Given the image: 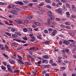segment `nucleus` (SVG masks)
<instances>
[{
    "instance_id": "obj_42",
    "label": "nucleus",
    "mask_w": 76,
    "mask_h": 76,
    "mask_svg": "<svg viewBox=\"0 0 76 76\" xmlns=\"http://www.w3.org/2000/svg\"><path fill=\"white\" fill-rule=\"evenodd\" d=\"M56 34V33H53V32L51 33V35H52V36H55Z\"/></svg>"
},
{
    "instance_id": "obj_58",
    "label": "nucleus",
    "mask_w": 76,
    "mask_h": 76,
    "mask_svg": "<svg viewBox=\"0 0 76 76\" xmlns=\"http://www.w3.org/2000/svg\"><path fill=\"white\" fill-rule=\"evenodd\" d=\"M23 1L24 3H28V1Z\"/></svg>"
},
{
    "instance_id": "obj_19",
    "label": "nucleus",
    "mask_w": 76,
    "mask_h": 76,
    "mask_svg": "<svg viewBox=\"0 0 76 76\" xmlns=\"http://www.w3.org/2000/svg\"><path fill=\"white\" fill-rule=\"evenodd\" d=\"M50 18L49 20H54V16H50Z\"/></svg>"
},
{
    "instance_id": "obj_32",
    "label": "nucleus",
    "mask_w": 76,
    "mask_h": 76,
    "mask_svg": "<svg viewBox=\"0 0 76 76\" xmlns=\"http://www.w3.org/2000/svg\"><path fill=\"white\" fill-rule=\"evenodd\" d=\"M69 34L70 35H71L72 37H74V36H75V34L73 33H69Z\"/></svg>"
},
{
    "instance_id": "obj_11",
    "label": "nucleus",
    "mask_w": 76,
    "mask_h": 76,
    "mask_svg": "<svg viewBox=\"0 0 76 76\" xmlns=\"http://www.w3.org/2000/svg\"><path fill=\"white\" fill-rule=\"evenodd\" d=\"M45 3L44 2H42L40 4H39L38 6L39 7H41V6H43L44 5Z\"/></svg>"
},
{
    "instance_id": "obj_14",
    "label": "nucleus",
    "mask_w": 76,
    "mask_h": 76,
    "mask_svg": "<svg viewBox=\"0 0 76 76\" xmlns=\"http://www.w3.org/2000/svg\"><path fill=\"white\" fill-rule=\"evenodd\" d=\"M42 62L43 63H45L46 64H47V63H48V60H43L42 61Z\"/></svg>"
},
{
    "instance_id": "obj_50",
    "label": "nucleus",
    "mask_w": 76,
    "mask_h": 76,
    "mask_svg": "<svg viewBox=\"0 0 76 76\" xmlns=\"http://www.w3.org/2000/svg\"><path fill=\"white\" fill-rule=\"evenodd\" d=\"M68 41L69 42H74V40L72 39H69L68 40Z\"/></svg>"
},
{
    "instance_id": "obj_55",
    "label": "nucleus",
    "mask_w": 76,
    "mask_h": 76,
    "mask_svg": "<svg viewBox=\"0 0 76 76\" xmlns=\"http://www.w3.org/2000/svg\"><path fill=\"white\" fill-rule=\"evenodd\" d=\"M46 72L47 71H44L42 72V73L44 75Z\"/></svg>"
},
{
    "instance_id": "obj_45",
    "label": "nucleus",
    "mask_w": 76,
    "mask_h": 76,
    "mask_svg": "<svg viewBox=\"0 0 76 76\" xmlns=\"http://www.w3.org/2000/svg\"><path fill=\"white\" fill-rule=\"evenodd\" d=\"M36 48L35 47H32L30 49V50H35Z\"/></svg>"
},
{
    "instance_id": "obj_28",
    "label": "nucleus",
    "mask_w": 76,
    "mask_h": 76,
    "mask_svg": "<svg viewBox=\"0 0 76 76\" xmlns=\"http://www.w3.org/2000/svg\"><path fill=\"white\" fill-rule=\"evenodd\" d=\"M66 7H68V8H70V5L68 3L66 4Z\"/></svg>"
},
{
    "instance_id": "obj_15",
    "label": "nucleus",
    "mask_w": 76,
    "mask_h": 76,
    "mask_svg": "<svg viewBox=\"0 0 76 76\" xmlns=\"http://www.w3.org/2000/svg\"><path fill=\"white\" fill-rule=\"evenodd\" d=\"M48 15L49 16H53V14L51 12V11H49L48 12Z\"/></svg>"
},
{
    "instance_id": "obj_25",
    "label": "nucleus",
    "mask_w": 76,
    "mask_h": 76,
    "mask_svg": "<svg viewBox=\"0 0 76 76\" xmlns=\"http://www.w3.org/2000/svg\"><path fill=\"white\" fill-rule=\"evenodd\" d=\"M22 39H24V40H25V41H27L28 38H27V37L25 36V37H22Z\"/></svg>"
},
{
    "instance_id": "obj_51",
    "label": "nucleus",
    "mask_w": 76,
    "mask_h": 76,
    "mask_svg": "<svg viewBox=\"0 0 76 76\" xmlns=\"http://www.w3.org/2000/svg\"><path fill=\"white\" fill-rule=\"evenodd\" d=\"M45 44H49L50 42V41H46L45 42Z\"/></svg>"
},
{
    "instance_id": "obj_22",
    "label": "nucleus",
    "mask_w": 76,
    "mask_h": 76,
    "mask_svg": "<svg viewBox=\"0 0 76 76\" xmlns=\"http://www.w3.org/2000/svg\"><path fill=\"white\" fill-rule=\"evenodd\" d=\"M65 23L66 25H70V22L66 21L65 22Z\"/></svg>"
},
{
    "instance_id": "obj_63",
    "label": "nucleus",
    "mask_w": 76,
    "mask_h": 76,
    "mask_svg": "<svg viewBox=\"0 0 76 76\" xmlns=\"http://www.w3.org/2000/svg\"><path fill=\"white\" fill-rule=\"evenodd\" d=\"M72 47H76V44H74L72 46Z\"/></svg>"
},
{
    "instance_id": "obj_27",
    "label": "nucleus",
    "mask_w": 76,
    "mask_h": 76,
    "mask_svg": "<svg viewBox=\"0 0 76 76\" xmlns=\"http://www.w3.org/2000/svg\"><path fill=\"white\" fill-rule=\"evenodd\" d=\"M31 62H34L35 61V60H34V58L33 57H31Z\"/></svg>"
},
{
    "instance_id": "obj_12",
    "label": "nucleus",
    "mask_w": 76,
    "mask_h": 76,
    "mask_svg": "<svg viewBox=\"0 0 76 76\" xmlns=\"http://www.w3.org/2000/svg\"><path fill=\"white\" fill-rule=\"evenodd\" d=\"M14 5L13 4H10L9 6H8V7L9 9H11V8H13V7H14Z\"/></svg>"
},
{
    "instance_id": "obj_5",
    "label": "nucleus",
    "mask_w": 76,
    "mask_h": 76,
    "mask_svg": "<svg viewBox=\"0 0 76 76\" xmlns=\"http://www.w3.org/2000/svg\"><path fill=\"white\" fill-rule=\"evenodd\" d=\"M35 40V37L34 36H33L31 37V39H30V41L32 42H34Z\"/></svg>"
},
{
    "instance_id": "obj_40",
    "label": "nucleus",
    "mask_w": 76,
    "mask_h": 76,
    "mask_svg": "<svg viewBox=\"0 0 76 76\" xmlns=\"http://www.w3.org/2000/svg\"><path fill=\"white\" fill-rule=\"evenodd\" d=\"M50 67V65H47L45 66V68H48Z\"/></svg>"
},
{
    "instance_id": "obj_8",
    "label": "nucleus",
    "mask_w": 76,
    "mask_h": 76,
    "mask_svg": "<svg viewBox=\"0 0 76 76\" xmlns=\"http://www.w3.org/2000/svg\"><path fill=\"white\" fill-rule=\"evenodd\" d=\"M37 21L39 22H40V23H42V20L39 17L37 18Z\"/></svg>"
},
{
    "instance_id": "obj_61",
    "label": "nucleus",
    "mask_w": 76,
    "mask_h": 76,
    "mask_svg": "<svg viewBox=\"0 0 76 76\" xmlns=\"http://www.w3.org/2000/svg\"><path fill=\"white\" fill-rule=\"evenodd\" d=\"M10 63L11 64H14L15 62L13 61H10Z\"/></svg>"
},
{
    "instance_id": "obj_30",
    "label": "nucleus",
    "mask_w": 76,
    "mask_h": 76,
    "mask_svg": "<svg viewBox=\"0 0 76 76\" xmlns=\"http://www.w3.org/2000/svg\"><path fill=\"white\" fill-rule=\"evenodd\" d=\"M18 4L20 5H23V3L22 1H18Z\"/></svg>"
},
{
    "instance_id": "obj_16",
    "label": "nucleus",
    "mask_w": 76,
    "mask_h": 76,
    "mask_svg": "<svg viewBox=\"0 0 76 76\" xmlns=\"http://www.w3.org/2000/svg\"><path fill=\"white\" fill-rule=\"evenodd\" d=\"M0 49L1 50H4V49H5V48L3 46V45H1V47H0Z\"/></svg>"
},
{
    "instance_id": "obj_60",
    "label": "nucleus",
    "mask_w": 76,
    "mask_h": 76,
    "mask_svg": "<svg viewBox=\"0 0 76 76\" xmlns=\"http://www.w3.org/2000/svg\"><path fill=\"white\" fill-rule=\"evenodd\" d=\"M3 56H4V57H8V56H7V55H6V54H3Z\"/></svg>"
},
{
    "instance_id": "obj_33",
    "label": "nucleus",
    "mask_w": 76,
    "mask_h": 76,
    "mask_svg": "<svg viewBox=\"0 0 76 76\" xmlns=\"http://www.w3.org/2000/svg\"><path fill=\"white\" fill-rule=\"evenodd\" d=\"M61 1L63 3H66L67 1L65 0H61Z\"/></svg>"
},
{
    "instance_id": "obj_36",
    "label": "nucleus",
    "mask_w": 76,
    "mask_h": 76,
    "mask_svg": "<svg viewBox=\"0 0 76 76\" xmlns=\"http://www.w3.org/2000/svg\"><path fill=\"white\" fill-rule=\"evenodd\" d=\"M20 70L19 69L16 70L14 71V73H18L19 72Z\"/></svg>"
},
{
    "instance_id": "obj_26",
    "label": "nucleus",
    "mask_w": 76,
    "mask_h": 76,
    "mask_svg": "<svg viewBox=\"0 0 76 76\" xmlns=\"http://www.w3.org/2000/svg\"><path fill=\"white\" fill-rule=\"evenodd\" d=\"M61 52L62 53V54H65V53H66V52L65 51V50H61Z\"/></svg>"
},
{
    "instance_id": "obj_48",
    "label": "nucleus",
    "mask_w": 76,
    "mask_h": 76,
    "mask_svg": "<svg viewBox=\"0 0 76 76\" xmlns=\"http://www.w3.org/2000/svg\"><path fill=\"white\" fill-rule=\"evenodd\" d=\"M26 56L27 57V58H31L32 57L31 56L29 55H26Z\"/></svg>"
},
{
    "instance_id": "obj_38",
    "label": "nucleus",
    "mask_w": 76,
    "mask_h": 76,
    "mask_svg": "<svg viewBox=\"0 0 76 76\" xmlns=\"http://www.w3.org/2000/svg\"><path fill=\"white\" fill-rule=\"evenodd\" d=\"M28 30H29L30 31L32 32V28H30V27H28Z\"/></svg>"
},
{
    "instance_id": "obj_23",
    "label": "nucleus",
    "mask_w": 76,
    "mask_h": 76,
    "mask_svg": "<svg viewBox=\"0 0 76 76\" xmlns=\"http://www.w3.org/2000/svg\"><path fill=\"white\" fill-rule=\"evenodd\" d=\"M34 23L37 26H40V25H41V24L38 22H35Z\"/></svg>"
},
{
    "instance_id": "obj_57",
    "label": "nucleus",
    "mask_w": 76,
    "mask_h": 76,
    "mask_svg": "<svg viewBox=\"0 0 76 76\" xmlns=\"http://www.w3.org/2000/svg\"><path fill=\"white\" fill-rule=\"evenodd\" d=\"M57 30H54L53 31V33H55V34H56V33H57Z\"/></svg>"
},
{
    "instance_id": "obj_53",
    "label": "nucleus",
    "mask_w": 76,
    "mask_h": 76,
    "mask_svg": "<svg viewBox=\"0 0 76 76\" xmlns=\"http://www.w3.org/2000/svg\"><path fill=\"white\" fill-rule=\"evenodd\" d=\"M11 31L12 32H15V30L14 28H12L11 29Z\"/></svg>"
},
{
    "instance_id": "obj_49",
    "label": "nucleus",
    "mask_w": 76,
    "mask_h": 76,
    "mask_svg": "<svg viewBox=\"0 0 76 76\" xmlns=\"http://www.w3.org/2000/svg\"><path fill=\"white\" fill-rule=\"evenodd\" d=\"M44 33H45V34H48V31L47 30H44Z\"/></svg>"
},
{
    "instance_id": "obj_46",
    "label": "nucleus",
    "mask_w": 76,
    "mask_h": 76,
    "mask_svg": "<svg viewBox=\"0 0 76 76\" xmlns=\"http://www.w3.org/2000/svg\"><path fill=\"white\" fill-rule=\"evenodd\" d=\"M29 37H30L31 38H32V37H34V35L32 34H29Z\"/></svg>"
},
{
    "instance_id": "obj_31",
    "label": "nucleus",
    "mask_w": 76,
    "mask_h": 76,
    "mask_svg": "<svg viewBox=\"0 0 76 76\" xmlns=\"http://www.w3.org/2000/svg\"><path fill=\"white\" fill-rule=\"evenodd\" d=\"M18 57L19 58V59L20 60H22V58L21 56H18Z\"/></svg>"
},
{
    "instance_id": "obj_44",
    "label": "nucleus",
    "mask_w": 76,
    "mask_h": 76,
    "mask_svg": "<svg viewBox=\"0 0 76 76\" xmlns=\"http://www.w3.org/2000/svg\"><path fill=\"white\" fill-rule=\"evenodd\" d=\"M26 64H27L28 65V66H31V63H29L28 62H26Z\"/></svg>"
},
{
    "instance_id": "obj_62",
    "label": "nucleus",
    "mask_w": 76,
    "mask_h": 76,
    "mask_svg": "<svg viewBox=\"0 0 76 76\" xmlns=\"http://www.w3.org/2000/svg\"><path fill=\"white\" fill-rule=\"evenodd\" d=\"M56 20H57V21H60V19L59 18H56Z\"/></svg>"
},
{
    "instance_id": "obj_2",
    "label": "nucleus",
    "mask_w": 76,
    "mask_h": 76,
    "mask_svg": "<svg viewBox=\"0 0 76 76\" xmlns=\"http://www.w3.org/2000/svg\"><path fill=\"white\" fill-rule=\"evenodd\" d=\"M37 37L38 39H42V38L41 34H38L37 36Z\"/></svg>"
},
{
    "instance_id": "obj_18",
    "label": "nucleus",
    "mask_w": 76,
    "mask_h": 76,
    "mask_svg": "<svg viewBox=\"0 0 76 76\" xmlns=\"http://www.w3.org/2000/svg\"><path fill=\"white\" fill-rule=\"evenodd\" d=\"M72 10L74 11H75V12L76 11V8L75 7L74 5H72Z\"/></svg>"
},
{
    "instance_id": "obj_6",
    "label": "nucleus",
    "mask_w": 76,
    "mask_h": 76,
    "mask_svg": "<svg viewBox=\"0 0 76 76\" xmlns=\"http://www.w3.org/2000/svg\"><path fill=\"white\" fill-rule=\"evenodd\" d=\"M12 10L14 11L15 12L16 11H19V10H20V9L19 8H18L16 7H14L12 9Z\"/></svg>"
},
{
    "instance_id": "obj_39",
    "label": "nucleus",
    "mask_w": 76,
    "mask_h": 76,
    "mask_svg": "<svg viewBox=\"0 0 76 76\" xmlns=\"http://www.w3.org/2000/svg\"><path fill=\"white\" fill-rule=\"evenodd\" d=\"M16 34H17V35H18L19 36H22V34H21L19 32H17Z\"/></svg>"
},
{
    "instance_id": "obj_29",
    "label": "nucleus",
    "mask_w": 76,
    "mask_h": 76,
    "mask_svg": "<svg viewBox=\"0 0 76 76\" xmlns=\"http://www.w3.org/2000/svg\"><path fill=\"white\" fill-rule=\"evenodd\" d=\"M17 22L18 24H22V23H23V22L22 21H17Z\"/></svg>"
},
{
    "instance_id": "obj_47",
    "label": "nucleus",
    "mask_w": 76,
    "mask_h": 76,
    "mask_svg": "<svg viewBox=\"0 0 76 76\" xmlns=\"http://www.w3.org/2000/svg\"><path fill=\"white\" fill-rule=\"evenodd\" d=\"M47 7L49 8V9H51V7L49 5H47L46 6Z\"/></svg>"
},
{
    "instance_id": "obj_54",
    "label": "nucleus",
    "mask_w": 76,
    "mask_h": 76,
    "mask_svg": "<svg viewBox=\"0 0 76 76\" xmlns=\"http://www.w3.org/2000/svg\"><path fill=\"white\" fill-rule=\"evenodd\" d=\"M12 37H15L16 38L17 37V35L16 34H13L12 35Z\"/></svg>"
},
{
    "instance_id": "obj_20",
    "label": "nucleus",
    "mask_w": 76,
    "mask_h": 76,
    "mask_svg": "<svg viewBox=\"0 0 76 76\" xmlns=\"http://www.w3.org/2000/svg\"><path fill=\"white\" fill-rule=\"evenodd\" d=\"M5 48H6V49L7 50V51H9V48L8 46H7L6 45H5Z\"/></svg>"
},
{
    "instance_id": "obj_13",
    "label": "nucleus",
    "mask_w": 76,
    "mask_h": 76,
    "mask_svg": "<svg viewBox=\"0 0 76 76\" xmlns=\"http://www.w3.org/2000/svg\"><path fill=\"white\" fill-rule=\"evenodd\" d=\"M43 58L45 59H48L49 58V56L48 55H44L43 56Z\"/></svg>"
},
{
    "instance_id": "obj_24",
    "label": "nucleus",
    "mask_w": 76,
    "mask_h": 76,
    "mask_svg": "<svg viewBox=\"0 0 76 76\" xmlns=\"http://www.w3.org/2000/svg\"><path fill=\"white\" fill-rule=\"evenodd\" d=\"M23 31L24 32H27L28 31V29L26 28H24L23 29Z\"/></svg>"
},
{
    "instance_id": "obj_59",
    "label": "nucleus",
    "mask_w": 76,
    "mask_h": 76,
    "mask_svg": "<svg viewBox=\"0 0 76 76\" xmlns=\"http://www.w3.org/2000/svg\"><path fill=\"white\" fill-rule=\"evenodd\" d=\"M45 1L47 3H50L51 2L50 0H45Z\"/></svg>"
},
{
    "instance_id": "obj_4",
    "label": "nucleus",
    "mask_w": 76,
    "mask_h": 76,
    "mask_svg": "<svg viewBox=\"0 0 76 76\" xmlns=\"http://www.w3.org/2000/svg\"><path fill=\"white\" fill-rule=\"evenodd\" d=\"M63 44H66V45H69L70 42L67 40H64L63 41Z\"/></svg>"
},
{
    "instance_id": "obj_41",
    "label": "nucleus",
    "mask_w": 76,
    "mask_h": 76,
    "mask_svg": "<svg viewBox=\"0 0 76 76\" xmlns=\"http://www.w3.org/2000/svg\"><path fill=\"white\" fill-rule=\"evenodd\" d=\"M1 69H2V70H5L6 69V67L4 66H1Z\"/></svg>"
},
{
    "instance_id": "obj_9",
    "label": "nucleus",
    "mask_w": 76,
    "mask_h": 76,
    "mask_svg": "<svg viewBox=\"0 0 76 76\" xmlns=\"http://www.w3.org/2000/svg\"><path fill=\"white\" fill-rule=\"evenodd\" d=\"M16 40V41L19 42H22V43H25L26 42L24 41L21 40H19L18 39H17Z\"/></svg>"
},
{
    "instance_id": "obj_56",
    "label": "nucleus",
    "mask_w": 76,
    "mask_h": 76,
    "mask_svg": "<svg viewBox=\"0 0 76 76\" xmlns=\"http://www.w3.org/2000/svg\"><path fill=\"white\" fill-rule=\"evenodd\" d=\"M29 54H31V55H33V53H32V52L31 51H29Z\"/></svg>"
},
{
    "instance_id": "obj_17",
    "label": "nucleus",
    "mask_w": 76,
    "mask_h": 76,
    "mask_svg": "<svg viewBox=\"0 0 76 76\" xmlns=\"http://www.w3.org/2000/svg\"><path fill=\"white\" fill-rule=\"evenodd\" d=\"M58 60L59 63H61V57H58Z\"/></svg>"
},
{
    "instance_id": "obj_37",
    "label": "nucleus",
    "mask_w": 76,
    "mask_h": 76,
    "mask_svg": "<svg viewBox=\"0 0 76 76\" xmlns=\"http://www.w3.org/2000/svg\"><path fill=\"white\" fill-rule=\"evenodd\" d=\"M33 18V16L32 15H30L28 17L29 19H32Z\"/></svg>"
},
{
    "instance_id": "obj_64",
    "label": "nucleus",
    "mask_w": 76,
    "mask_h": 76,
    "mask_svg": "<svg viewBox=\"0 0 76 76\" xmlns=\"http://www.w3.org/2000/svg\"><path fill=\"white\" fill-rule=\"evenodd\" d=\"M72 18H76V16H75V15H72Z\"/></svg>"
},
{
    "instance_id": "obj_52",
    "label": "nucleus",
    "mask_w": 76,
    "mask_h": 76,
    "mask_svg": "<svg viewBox=\"0 0 76 76\" xmlns=\"http://www.w3.org/2000/svg\"><path fill=\"white\" fill-rule=\"evenodd\" d=\"M65 52L66 53H69V50L67 49H66L65 50Z\"/></svg>"
},
{
    "instance_id": "obj_21",
    "label": "nucleus",
    "mask_w": 76,
    "mask_h": 76,
    "mask_svg": "<svg viewBox=\"0 0 76 76\" xmlns=\"http://www.w3.org/2000/svg\"><path fill=\"white\" fill-rule=\"evenodd\" d=\"M6 3H4L3 2H0V5L1 6H5V4H6Z\"/></svg>"
},
{
    "instance_id": "obj_7",
    "label": "nucleus",
    "mask_w": 76,
    "mask_h": 76,
    "mask_svg": "<svg viewBox=\"0 0 76 76\" xmlns=\"http://www.w3.org/2000/svg\"><path fill=\"white\" fill-rule=\"evenodd\" d=\"M62 11L63 10H62V9L60 8L58 9V13H59V14H61V13H62Z\"/></svg>"
},
{
    "instance_id": "obj_35",
    "label": "nucleus",
    "mask_w": 76,
    "mask_h": 76,
    "mask_svg": "<svg viewBox=\"0 0 76 76\" xmlns=\"http://www.w3.org/2000/svg\"><path fill=\"white\" fill-rule=\"evenodd\" d=\"M21 49H22V46L18 48H17V50H21Z\"/></svg>"
},
{
    "instance_id": "obj_3",
    "label": "nucleus",
    "mask_w": 76,
    "mask_h": 76,
    "mask_svg": "<svg viewBox=\"0 0 76 76\" xmlns=\"http://www.w3.org/2000/svg\"><path fill=\"white\" fill-rule=\"evenodd\" d=\"M45 12V11L44 10H39L38 11V13L39 14H43V13H44Z\"/></svg>"
},
{
    "instance_id": "obj_1",
    "label": "nucleus",
    "mask_w": 76,
    "mask_h": 76,
    "mask_svg": "<svg viewBox=\"0 0 76 76\" xmlns=\"http://www.w3.org/2000/svg\"><path fill=\"white\" fill-rule=\"evenodd\" d=\"M51 20L50 19H48L47 20L48 24L49 25L50 27H52V28H55V26H51L50 25L51 24Z\"/></svg>"
},
{
    "instance_id": "obj_10",
    "label": "nucleus",
    "mask_w": 76,
    "mask_h": 76,
    "mask_svg": "<svg viewBox=\"0 0 76 76\" xmlns=\"http://www.w3.org/2000/svg\"><path fill=\"white\" fill-rule=\"evenodd\" d=\"M7 67L8 68V70L9 71H10V72H12V69H10V66L9 65H7Z\"/></svg>"
},
{
    "instance_id": "obj_34",
    "label": "nucleus",
    "mask_w": 76,
    "mask_h": 76,
    "mask_svg": "<svg viewBox=\"0 0 76 76\" xmlns=\"http://www.w3.org/2000/svg\"><path fill=\"white\" fill-rule=\"evenodd\" d=\"M5 34H6V35H8V36H11V34L9 33L8 32H6L5 33Z\"/></svg>"
},
{
    "instance_id": "obj_43",
    "label": "nucleus",
    "mask_w": 76,
    "mask_h": 76,
    "mask_svg": "<svg viewBox=\"0 0 76 76\" xmlns=\"http://www.w3.org/2000/svg\"><path fill=\"white\" fill-rule=\"evenodd\" d=\"M18 63L19 64H25L22 61H18Z\"/></svg>"
}]
</instances>
